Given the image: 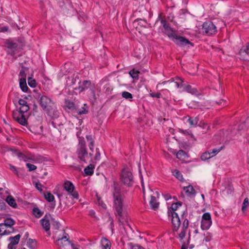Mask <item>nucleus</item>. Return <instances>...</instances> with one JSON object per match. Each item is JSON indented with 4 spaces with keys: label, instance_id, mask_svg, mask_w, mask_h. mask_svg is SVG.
Instances as JSON below:
<instances>
[{
    "label": "nucleus",
    "instance_id": "3c124183",
    "mask_svg": "<svg viewBox=\"0 0 249 249\" xmlns=\"http://www.w3.org/2000/svg\"><path fill=\"white\" fill-rule=\"evenodd\" d=\"M240 53H247L248 54H249V43L248 44L247 46H246V47L245 48H244V49L242 48L240 50Z\"/></svg>",
    "mask_w": 249,
    "mask_h": 249
},
{
    "label": "nucleus",
    "instance_id": "a18cd8bd",
    "mask_svg": "<svg viewBox=\"0 0 249 249\" xmlns=\"http://www.w3.org/2000/svg\"><path fill=\"white\" fill-rule=\"evenodd\" d=\"M67 243L66 242L64 244L63 243V238H59L55 241V244L59 246L60 248L64 247L66 245Z\"/></svg>",
    "mask_w": 249,
    "mask_h": 249
},
{
    "label": "nucleus",
    "instance_id": "c9c22d12",
    "mask_svg": "<svg viewBox=\"0 0 249 249\" xmlns=\"http://www.w3.org/2000/svg\"><path fill=\"white\" fill-rule=\"evenodd\" d=\"M33 211L35 216L37 218L41 217L43 213L38 208H34Z\"/></svg>",
    "mask_w": 249,
    "mask_h": 249
},
{
    "label": "nucleus",
    "instance_id": "5fc2aeb1",
    "mask_svg": "<svg viewBox=\"0 0 249 249\" xmlns=\"http://www.w3.org/2000/svg\"><path fill=\"white\" fill-rule=\"evenodd\" d=\"M198 125L202 127L203 128H207V130H208L209 128H210V126H208L207 124H205L204 123L200 122Z\"/></svg>",
    "mask_w": 249,
    "mask_h": 249
},
{
    "label": "nucleus",
    "instance_id": "72a5a7b5",
    "mask_svg": "<svg viewBox=\"0 0 249 249\" xmlns=\"http://www.w3.org/2000/svg\"><path fill=\"white\" fill-rule=\"evenodd\" d=\"M212 157H213V156L211 155V153H210V152L207 151L202 154V155L201 156V159L202 160H207L210 159Z\"/></svg>",
    "mask_w": 249,
    "mask_h": 249
},
{
    "label": "nucleus",
    "instance_id": "39448f33",
    "mask_svg": "<svg viewBox=\"0 0 249 249\" xmlns=\"http://www.w3.org/2000/svg\"><path fill=\"white\" fill-rule=\"evenodd\" d=\"M76 153L78 158L80 161L86 162V158L88 157V153L83 137H79Z\"/></svg>",
    "mask_w": 249,
    "mask_h": 249
},
{
    "label": "nucleus",
    "instance_id": "79ce46f5",
    "mask_svg": "<svg viewBox=\"0 0 249 249\" xmlns=\"http://www.w3.org/2000/svg\"><path fill=\"white\" fill-rule=\"evenodd\" d=\"M203 235L204 236L203 240L206 242H209L212 239V234L209 232H206Z\"/></svg>",
    "mask_w": 249,
    "mask_h": 249
},
{
    "label": "nucleus",
    "instance_id": "c03bdc74",
    "mask_svg": "<svg viewBox=\"0 0 249 249\" xmlns=\"http://www.w3.org/2000/svg\"><path fill=\"white\" fill-rule=\"evenodd\" d=\"M21 113L20 112V111H14L13 112V119L17 121L18 119L21 116Z\"/></svg>",
    "mask_w": 249,
    "mask_h": 249
},
{
    "label": "nucleus",
    "instance_id": "a19ab883",
    "mask_svg": "<svg viewBox=\"0 0 249 249\" xmlns=\"http://www.w3.org/2000/svg\"><path fill=\"white\" fill-rule=\"evenodd\" d=\"M122 96L126 99H130L133 98L132 94L127 91H123L122 93Z\"/></svg>",
    "mask_w": 249,
    "mask_h": 249
},
{
    "label": "nucleus",
    "instance_id": "412c9836",
    "mask_svg": "<svg viewBox=\"0 0 249 249\" xmlns=\"http://www.w3.org/2000/svg\"><path fill=\"white\" fill-rule=\"evenodd\" d=\"M212 223V221L201 220V228L203 230H207L211 227Z\"/></svg>",
    "mask_w": 249,
    "mask_h": 249
},
{
    "label": "nucleus",
    "instance_id": "cd10ccee",
    "mask_svg": "<svg viewBox=\"0 0 249 249\" xmlns=\"http://www.w3.org/2000/svg\"><path fill=\"white\" fill-rule=\"evenodd\" d=\"M87 140L88 142H89V146L91 151H93V146L94 141L91 135H87L86 136Z\"/></svg>",
    "mask_w": 249,
    "mask_h": 249
},
{
    "label": "nucleus",
    "instance_id": "5701e85b",
    "mask_svg": "<svg viewBox=\"0 0 249 249\" xmlns=\"http://www.w3.org/2000/svg\"><path fill=\"white\" fill-rule=\"evenodd\" d=\"M20 237L21 235L19 234H18L14 237H9V240L10 241V243L17 245L19 241Z\"/></svg>",
    "mask_w": 249,
    "mask_h": 249
},
{
    "label": "nucleus",
    "instance_id": "e433bc0d",
    "mask_svg": "<svg viewBox=\"0 0 249 249\" xmlns=\"http://www.w3.org/2000/svg\"><path fill=\"white\" fill-rule=\"evenodd\" d=\"M249 205V198L248 197H246L245 198L244 202L242 204V211L243 213H244L248 207V206Z\"/></svg>",
    "mask_w": 249,
    "mask_h": 249
},
{
    "label": "nucleus",
    "instance_id": "58836bf2",
    "mask_svg": "<svg viewBox=\"0 0 249 249\" xmlns=\"http://www.w3.org/2000/svg\"><path fill=\"white\" fill-rule=\"evenodd\" d=\"M185 152L183 150H180L177 153V158L178 159H182L185 158Z\"/></svg>",
    "mask_w": 249,
    "mask_h": 249
},
{
    "label": "nucleus",
    "instance_id": "f704fd0d",
    "mask_svg": "<svg viewBox=\"0 0 249 249\" xmlns=\"http://www.w3.org/2000/svg\"><path fill=\"white\" fill-rule=\"evenodd\" d=\"M21 68L22 69L19 72V75L21 76V78L25 77L26 78V72L28 71V68L23 66V65L21 66Z\"/></svg>",
    "mask_w": 249,
    "mask_h": 249
},
{
    "label": "nucleus",
    "instance_id": "a878e982",
    "mask_svg": "<svg viewBox=\"0 0 249 249\" xmlns=\"http://www.w3.org/2000/svg\"><path fill=\"white\" fill-rule=\"evenodd\" d=\"M17 122H18L19 124L24 126H26L28 124L27 119H26L24 115L22 114H21V116L18 119Z\"/></svg>",
    "mask_w": 249,
    "mask_h": 249
},
{
    "label": "nucleus",
    "instance_id": "7ed1b4c3",
    "mask_svg": "<svg viewBox=\"0 0 249 249\" xmlns=\"http://www.w3.org/2000/svg\"><path fill=\"white\" fill-rule=\"evenodd\" d=\"M182 203L178 201L176 203H173L171 207L168 208V215L169 217H171V221L174 227V231H178L181 225V220L179 217L178 213L176 212L179 207H181Z\"/></svg>",
    "mask_w": 249,
    "mask_h": 249
},
{
    "label": "nucleus",
    "instance_id": "de8ad7c7",
    "mask_svg": "<svg viewBox=\"0 0 249 249\" xmlns=\"http://www.w3.org/2000/svg\"><path fill=\"white\" fill-rule=\"evenodd\" d=\"M101 154L100 153L99 149L98 148H96V154L94 157V160H98L100 159Z\"/></svg>",
    "mask_w": 249,
    "mask_h": 249
},
{
    "label": "nucleus",
    "instance_id": "0eeeda50",
    "mask_svg": "<svg viewBox=\"0 0 249 249\" xmlns=\"http://www.w3.org/2000/svg\"><path fill=\"white\" fill-rule=\"evenodd\" d=\"M188 212L186 210L184 211L181 215V219L183 220L182 227L178 236L180 240H182L185 236L187 230L189 226V220L187 218Z\"/></svg>",
    "mask_w": 249,
    "mask_h": 249
},
{
    "label": "nucleus",
    "instance_id": "f257e3e1",
    "mask_svg": "<svg viewBox=\"0 0 249 249\" xmlns=\"http://www.w3.org/2000/svg\"><path fill=\"white\" fill-rule=\"evenodd\" d=\"M113 208L115 214L119 223L123 224L127 220L126 213L124 208V196L121 193V186L114 181L113 185Z\"/></svg>",
    "mask_w": 249,
    "mask_h": 249
},
{
    "label": "nucleus",
    "instance_id": "09e8293b",
    "mask_svg": "<svg viewBox=\"0 0 249 249\" xmlns=\"http://www.w3.org/2000/svg\"><path fill=\"white\" fill-rule=\"evenodd\" d=\"M178 81H176L174 82V84L176 85V86L178 88L180 87H182L183 86L182 83H183V80L180 78H178Z\"/></svg>",
    "mask_w": 249,
    "mask_h": 249
},
{
    "label": "nucleus",
    "instance_id": "6e6552de",
    "mask_svg": "<svg viewBox=\"0 0 249 249\" xmlns=\"http://www.w3.org/2000/svg\"><path fill=\"white\" fill-rule=\"evenodd\" d=\"M171 38L173 41L179 46L184 47L188 44L193 46V44L188 39L175 33L173 34Z\"/></svg>",
    "mask_w": 249,
    "mask_h": 249
},
{
    "label": "nucleus",
    "instance_id": "bf43d9fd",
    "mask_svg": "<svg viewBox=\"0 0 249 249\" xmlns=\"http://www.w3.org/2000/svg\"><path fill=\"white\" fill-rule=\"evenodd\" d=\"M53 226L55 229L58 230L60 227V223L58 222L54 221Z\"/></svg>",
    "mask_w": 249,
    "mask_h": 249
},
{
    "label": "nucleus",
    "instance_id": "0e129e2a",
    "mask_svg": "<svg viewBox=\"0 0 249 249\" xmlns=\"http://www.w3.org/2000/svg\"><path fill=\"white\" fill-rule=\"evenodd\" d=\"M67 107L69 109H73L74 107V104L73 102H69Z\"/></svg>",
    "mask_w": 249,
    "mask_h": 249
},
{
    "label": "nucleus",
    "instance_id": "338daca9",
    "mask_svg": "<svg viewBox=\"0 0 249 249\" xmlns=\"http://www.w3.org/2000/svg\"><path fill=\"white\" fill-rule=\"evenodd\" d=\"M15 245H13L11 243H9L8 245V249H16V247Z\"/></svg>",
    "mask_w": 249,
    "mask_h": 249
},
{
    "label": "nucleus",
    "instance_id": "37998d69",
    "mask_svg": "<svg viewBox=\"0 0 249 249\" xmlns=\"http://www.w3.org/2000/svg\"><path fill=\"white\" fill-rule=\"evenodd\" d=\"M201 220L212 221L210 213H204L202 215Z\"/></svg>",
    "mask_w": 249,
    "mask_h": 249
},
{
    "label": "nucleus",
    "instance_id": "aec40b11",
    "mask_svg": "<svg viewBox=\"0 0 249 249\" xmlns=\"http://www.w3.org/2000/svg\"><path fill=\"white\" fill-rule=\"evenodd\" d=\"M6 201L10 206L15 208H17V204L15 199L12 196H8L6 198Z\"/></svg>",
    "mask_w": 249,
    "mask_h": 249
},
{
    "label": "nucleus",
    "instance_id": "4c0bfd02",
    "mask_svg": "<svg viewBox=\"0 0 249 249\" xmlns=\"http://www.w3.org/2000/svg\"><path fill=\"white\" fill-rule=\"evenodd\" d=\"M30 109V107L28 104L26 105L21 106L19 108L20 112L24 114V113L27 112Z\"/></svg>",
    "mask_w": 249,
    "mask_h": 249
},
{
    "label": "nucleus",
    "instance_id": "4d7b16f0",
    "mask_svg": "<svg viewBox=\"0 0 249 249\" xmlns=\"http://www.w3.org/2000/svg\"><path fill=\"white\" fill-rule=\"evenodd\" d=\"M18 104L20 105V107L26 105L27 104V102L24 99H20L18 100Z\"/></svg>",
    "mask_w": 249,
    "mask_h": 249
},
{
    "label": "nucleus",
    "instance_id": "4468645a",
    "mask_svg": "<svg viewBox=\"0 0 249 249\" xmlns=\"http://www.w3.org/2000/svg\"><path fill=\"white\" fill-rule=\"evenodd\" d=\"M40 222L43 228L46 231H50V224L48 219V215L46 214L43 218L40 220Z\"/></svg>",
    "mask_w": 249,
    "mask_h": 249
},
{
    "label": "nucleus",
    "instance_id": "ea45409f",
    "mask_svg": "<svg viewBox=\"0 0 249 249\" xmlns=\"http://www.w3.org/2000/svg\"><path fill=\"white\" fill-rule=\"evenodd\" d=\"M28 85L32 88H35L36 86V80L32 77H29L28 78Z\"/></svg>",
    "mask_w": 249,
    "mask_h": 249
},
{
    "label": "nucleus",
    "instance_id": "f8f14e48",
    "mask_svg": "<svg viewBox=\"0 0 249 249\" xmlns=\"http://www.w3.org/2000/svg\"><path fill=\"white\" fill-rule=\"evenodd\" d=\"M18 44L17 43L8 40L5 43V47L6 48V52L8 53L14 55L18 48Z\"/></svg>",
    "mask_w": 249,
    "mask_h": 249
},
{
    "label": "nucleus",
    "instance_id": "f03ea898",
    "mask_svg": "<svg viewBox=\"0 0 249 249\" xmlns=\"http://www.w3.org/2000/svg\"><path fill=\"white\" fill-rule=\"evenodd\" d=\"M34 91L35 92L34 97L38 100L42 109L45 110L50 116H57L58 111L54 103L50 98L43 95L42 92H37L36 89H34Z\"/></svg>",
    "mask_w": 249,
    "mask_h": 249
},
{
    "label": "nucleus",
    "instance_id": "b1692460",
    "mask_svg": "<svg viewBox=\"0 0 249 249\" xmlns=\"http://www.w3.org/2000/svg\"><path fill=\"white\" fill-rule=\"evenodd\" d=\"M198 121L199 119L197 117L195 118L190 117L188 119L187 122L190 125L193 126H196L197 125Z\"/></svg>",
    "mask_w": 249,
    "mask_h": 249
},
{
    "label": "nucleus",
    "instance_id": "6e6d98bb",
    "mask_svg": "<svg viewBox=\"0 0 249 249\" xmlns=\"http://www.w3.org/2000/svg\"><path fill=\"white\" fill-rule=\"evenodd\" d=\"M150 96L152 97H156V98H160L161 97V94L160 93H154V92L150 93Z\"/></svg>",
    "mask_w": 249,
    "mask_h": 249
},
{
    "label": "nucleus",
    "instance_id": "c756f323",
    "mask_svg": "<svg viewBox=\"0 0 249 249\" xmlns=\"http://www.w3.org/2000/svg\"><path fill=\"white\" fill-rule=\"evenodd\" d=\"M88 107L86 104H84L83 107L81 109H78L77 110V113L79 115H81L82 114H86L88 113Z\"/></svg>",
    "mask_w": 249,
    "mask_h": 249
},
{
    "label": "nucleus",
    "instance_id": "f3484780",
    "mask_svg": "<svg viewBox=\"0 0 249 249\" xmlns=\"http://www.w3.org/2000/svg\"><path fill=\"white\" fill-rule=\"evenodd\" d=\"M102 249H110L111 243L110 241L105 237H103L101 241Z\"/></svg>",
    "mask_w": 249,
    "mask_h": 249
},
{
    "label": "nucleus",
    "instance_id": "13d9d810",
    "mask_svg": "<svg viewBox=\"0 0 249 249\" xmlns=\"http://www.w3.org/2000/svg\"><path fill=\"white\" fill-rule=\"evenodd\" d=\"M220 151V149H213L212 152H210V153H211V155L213 156V157L216 154H217Z\"/></svg>",
    "mask_w": 249,
    "mask_h": 249
},
{
    "label": "nucleus",
    "instance_id": "bb28decb",
    "mask_svg": "<svg viewBox=\"0 0 249 249\" xmlns=\"http://www.w3.org/2000/svg\"><path fill=\"white\" fill-rule=\"evenodd\" d=\"M186 90L189 92L191 93L192 94L196 95L198 94V92L196 89L195 88H192L191 86L188 85L185 87Z\"/></svg>",
    "mask_w": 249,
    "mask_h": 249
},
{
    "label": "nucleus",
    "instance_id": "c85d7f7f",
    "mask_svg": "<svg viewBox=\"0 0 249 249\" xmlns=\"http://www.w3.org/2000/svg\"><path fill=\"white\" fill-rule=\"evenodd\" d=\"M79 77L78 74H73L71 77H69L68 80L71 81V83H69L70 86L74 85L77 80H79ZM68 84H69V83Z\"/></svg>",
    "mask_w": 249,
    "mask_h": 249
},
{
    "label": "nucleus",
    "instance_id": "864d4df0",
    "mask_svg": "<svg viewBox=\"0 0 249 249\" xmlns=\"http://www.w3.org/2000/svg\"><path fill=\"white\" fill-rule=\"evenodd\" d=\"M104 88L106 89L105 92L107 93L110 92L112 90V88L108 84L106 85Z\"/></svg>",
    "mask_w": 249,
    "mask_h": 249
},
{
    "label": "nucleus",
    "instance_id": "69168bd1",
    "mask_svg": "<svg viewBox=\"0 0 249 249\" xmlns=\"http://www.w3.org/2000/svg\"><path fill=\"white\" fill-rule=\"evenodd\" d=\"M8 27L7 26H4L0 28V32H7L8 31Z\"/></svg>",
    "mask_w": 249,
    "mask_h": 249
},
{
    "label": "nucleus",
    "instance_id": "680f3d73",
    "mask_svg": "<svg viewBox=\"0 0 249 249\" xmlns=\"http://www.w3.org/2000/svg\"><path fill=\"white\" fill-rule=\"evenodd\" d=\"M42 186V184L41 183H40L39 182L36 183V187L40 192H41L42 191V189L41 188Z\"/></svg>",
    "mask_w": 249,
    "mask_h": 249
},
{
    "label": "nucleus",
    "instance_id": "1a4fd4ad",
    "mask_svg": "<svg viewBox=\"0 0 249 249\" xmlns=\"http://www.w3.org/2000/svg\"><path fill=\"white\" fill-rule=\"evenodd\" d=\"M202 32L208 36L212 35L217 32L215 25L210 21L205 22L202 26Z\"/></svg>",
    "mask_w": 249,
    "mask_h": 249
},
{
    "label": "nucleus",
    "instance_id": "393cba45",
    "mask_svg": "<svg viewBox=\"0 0 249 249\" xmlns=\"http://www.w3.org/2000/svg\"><path fill=\"white\" fill-rule=\"evenodd\" d=\"M14 154L20 160H22L25 161H27L29 159L27 156L21 152L18 151L17 150H14Z\"/></svg>",
    "mask_w": 249,
    "mask_h": 249
},
{
    "label": "nucleus",
    "instance_id": "603ef678",
    "mask_svg": "<svg viewBox=\"0 0 249 249\" xmlns=\"http://www.w3.org/2000/svg\"><path fill=\"white\" fill-rule=\"evenodd\" d=\"M64 233H65V235L61 238H63V240L64 239H66V240L64 241L65 243L67 242V243H68V244H70L71 241L69 239V235L65 232H64Z\"/></svg>",
    "mask_w": 249,
    "mask_h": 249
},
{
    "label": "nucleus",
    "instance_id": "49530a36",
    "mask_svg": "<svg viewBox=\"0 0 249 249\" xmlns=\"http://www.w3.org/2000/svg\"><path fill=\"white\" fill-rule=\"evenodd\" d=\"M26 166L29 169V171L30 172L34 171L37 168L36 165L29 163L26 164Z\"/></svg>",
    "mask_w": 249,
    "mask_h": 249
},
{
    "label": "nucleus",
    "instance_id": "7c9ffc66",
    "mask_svg": "<svg viewBox=\"0 0 249 249\" xmlns=\"http://www.w3.org/2000/svg\"><path fill=\"white\" fill-rule=\"evenodd\" d=\"M140 72L138 71L135 70V69L131 70L129 71V74L130 76L135 79H139V74Z\"/></svg>",
    "mask_w": 249,
    "mask_h": 249
},
{
    "label": "nucleus",
    "instance_id": "052dcab7",
    "mask_svg": "<svg viewBox=\"0 0 249 249\" xmlns=\"http://www.w3.org/2000/svg\"><path fill=\"white\" fill-rule=\"evenodd\" d=\"M131 249H144L143 247L142 246L139 245H134L131 246Z\"/></svg>",
    "mask_w": 249,
    "mask_h": 249
},
{
    "label": "nucleus",
    "instance_id": "ddd939ff",
    "mask_svg": "<svg viewBox=\"0 0 249 249\" xmlns=\"http://www.w3.org/2000/svg\"><path fill=\"white\" fill-rule=\"evenodd\" d=\"M79 86L78 87L75 88L73 89L76 91H78L79 93H81L87 90L91 86V82L90 80H84L82 82L80 81L78 82Z\"/></svg>",
    "mask_w": 249,
    "mask_h": 249
},
{
    "label": "nucleus",
    "instance_id": "4be33fe9",
    "mask_svg": "<svg viewBox=\"0 0 249 249\" xmlns=\"http://www.w3.org/2000/svg\"><path fill=\"white\" fill-rule=\"evenodd\" d=\"M94 167L90 164L86 167L84 169L85 174L87 176H91L93 174Z\"/></svg>",
    "mask_w": 249,
    "mask_h": 249
},
{
    "label": "nucleus",
    "instance_id": "423d86ee",
    "mask_svg": "<svg viewBox=\"0 0 249 249\" xmlns=\"http://www.w3.org/2000/svg\"><path fill=\"white\" fill-rule=\"evenodd\" d=\"M121 181L125 185L131 187L134 183L133 177L132 173L127 168H124L122 171L120 178Z\"/></svg>",
    "mask_w": 249,
    "mask_h": 249
},
{
    "label": "nucleus",
    "instance_id": "473e14b6",
    "mask_svg": "<svg viewBox=\"0 0 249 249\" xmlns=\"http://www.w3.org/2000/svg\"><path fill=\"white\" fill-rule=\"evenodd\" d=\"M36 241L34 239H29L27 242V246L31 249H34L36 247Z\"/></svg>",
    "mask_w": 249,
    "mask_h": 249
},
{
    "label": "nucleus",
    "instance_id": "2f4dec72",
    "mask_svg": "<svg viewBox=\"0 0 249 249\" xmlns=\"http://www.w3.org/2000/svg\"><path fill=\"white\" fill-rule=\"evenodd\" d=\"M173 175L178 180L182 181L183 179V176L180 172L178 170H174L172 172Z\"/></svg>",
    "mask_w": 249,
    "mask_h": 249
},
{
    "label": "nucleus",
    "instance_id": "dca6fc26",
    "mask_svg": "<svg viewBox=\"0 0 249 249\" xmlns=\"http://www.w3.org/2000/svg\"><path fill=\"white\" fill-rule=\"evenodd\" d=\"M183 190L188 196H194L196 194V191L192 185L184 187Z\"/></svg>",
    "mask_w": 249,
    "mask_h": 249
},
{
    "label": "nucleus",
    "instance_id": "9d476101",
    "mask_svg": "<svg viewBox=\"0 0 249 249\" xmlns=\"http://www.w3.org/2000/svg\"><path fill=\"white\" fill-rule=\"evenodd\" d=\"M159 20H160L161 25L163 27V30H162V32L165 34L169 38H171L172 36L174 34L172 33L173 29L170 26L167 21L165 19L161 18V16H159V19L157 20L154 26H156Z\"/></svg>",
    "mask_w": 249,
    "mask_h": 249
},
{
    "label": "nucleus",
    "instance_id": "e2e57ef3",
    "mask_svg": "<svg viewBox=\"0 0 249 249\" xmlns=\"http://www.w3.org/2000/svg\"><path fill=\"white\" fill-rule=\"evenodd\" d=\"M6 206L5 202H4L2 200L0 199V210H3L5 209Z\"/></svg>",
    "mask_w": 249,
    "mask_h": 249
},
{
    "label": "nucleus",
    "instance_id": "6ab92c4d",
    "mask_svg": "<svg viewBox=\"0 0 249 249\" xmlns=\"http://www.w3.org/2000/svg\"><path fill=\"white\" fill-rule=\"evenodd\" d=\"M19 86L23 92H27L29 89L26 84V79L25 77L21 78L19 81Z\"/></svg>",
    "mask_w": 249,
    "mask_h": 249
},
{
    "label": "nucleus",
    "instance_id": "2eb2a0df",
    "mask_svg": "<svg viewBox=\"0 0 249 249\" xmlns=\"http://www.w3.org/2000/svg\"><path fill=\"white\" fill-rule=\"evenodd\" d=\"M44 196L47 201L49 202H52V207L54 208L55 206V201H54V197L53 194L49 192H46L44 193Z\"/></svg>",
    "mask_w": 249,
    "mask_h": 249
},
{
    "label": "nucleus",
    "instance_id": "a211bd4d",
    "mask_svg": "<svg viewBox=\"0 0 249 249\" xmlns=\"http://www.w3.org/2000/svg\"><path fill=\"white\" fill-rule=\"evenodd\" d=\"M150 207L152 209L156 210L159 207V202L156 200L155 196H151V199L149 202Z\"/></svg>",
    "mask_w": 249,
    "mask_h": 249
},
{
    "label": "nucleus",
    "instance_id": "8fccbe9b",
    "mask_svg": "<svg viewBox=\"0 0 249 249\" xmlns=\"http://www.w3.org/2000/svg\"><path fill=\"white\" fill-rule=\"evenodd\" d=\"M9 167L10 169L12 170L14 173V174H15L18 177H19V175L18 173V171L17 169V168L10 164H9Z\"/></svg>",
    "mask_w": 249,
    "mask_h": 249
},
{
    "label": "nucleus",
    "instance_id": "9b49d317",
    "mask_svg": "<svg viewBox=\"0 0 249 249\" xmlns=\"http://www.w3.org/2000/svg\"><path fill=\"white\" fill-rule=\"evenodd\" d=\"M64 189L68 192L74 198L78 199L79 195L76 191H74V186L70 181H66L63 185Z\"/></svg>",
    "mask_w": 249,
    "mask_h": 249
},
{
    "label": "nucleus",
    "instance_id": "20e7f679",
    "mask_svg": "<svg viewBox=\"0 0 249 249\" xmlns=\"http://www.w3.org/2000/svg\"><path fill=\"white\" fill-rule=\"evenodd\" d=\"M16 223L15 221L11 218H7L4 222L0 223V235H8L14 231L13 226Z\"/></svg>",
    "mask_w": 249,
    "mask_h": 249
},
{
    "label": "nucleus",
    "instance_id": "774afa93",
    "mask_svg": "<svg viewBox=\"0 0 249 249\" xmlns=\"http://www.w3.org/2000/svg\"><path fill=\"white\" fill-rule=\"evenodd\" d=\"M163 197L166 200H169L171 198V196L169 194H162Z\"/></svg>",
    "mask_w": 249,
    "mask_h": 249
}]
</instances>
